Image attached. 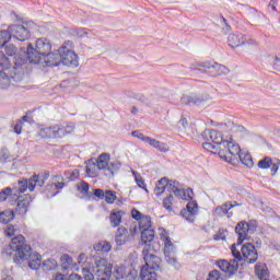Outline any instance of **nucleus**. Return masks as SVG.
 I'll use <instances>...</instances> for the list:
<instances>
[{"mask_svg": "<svg viewBox=\"0 0 280 280\" xmlns=\"http://www.w3.org/2000/svg\"><path fill=\"white\" fill-rule=\"evenodd\" d=\"M231 253L238 264L242 261V259H245L247 264H255L259 257L257 249H255V245L252 243H246L243 245L241 252L237 249L236 245L233 244L231 245Z\"/></svg>", "mask_w": 280, "mask_h": 280, "instance_id": "obj_6", "label": "nucleus"}, {"mask_svg": "<svg viewBox=\"0 0 280 280\" xmlns=\"http://www.w3.org/2000/svg\"><path fill=\"white\" fill-rule=\"evenodd\" d=\"M209 101L207 95H184L180 98V104L184 106H205Z\"/></svg>", "mask_w": 280, "mask_h": 280, "instance_id": "obj_17", "label": "nucleus"}, {"mask_svg": "<svg viewBox=\"0 0 280 280\" xmlns=\"http://www.w3.org/2000/svg\"><path fill=\"white\" fill-rule=\"evenodd\" d=\"M272 166H271V172H272V176H275V174L277 173V172H279V165L278 164H271Z\"/></svg>", "mask_w": 280, "mask_h": 280, "instance_id": "obj_61", "label": "nucleus"}, {"mask_svg": "<svg viewBox=\"0 0 280 280\" xmlns=\"http://www.w3.org/2000/svg\"><path fill=\"white\" fill-rule=\"evenodd\" d=\"M10 159V151L8 149H1L0 150V161L2 163H5V161Z\"/></svg>", "mask_w": 280, "mask_h": 280, "instance_id": "obj_47", "label": "nucleus"}, {"mask_svg": "<svg viewBox=\"0 0 280 280\" xmlns=\"http://www.w3.org/2000/svg\"><path fill=\"white\" fill-rule=\"evenodd\" d=\"M93 272L97 280H113V265L102 256L95 258Z\"/></svg>", "mask_w": 280, "mask_h": 280, "instance_id": "obj_8", "label": "nucleus"}, {"mask_svg": "<svg viewBox=\"0 0 280 280\" xmlns=\"http://www.w3.org/2000/svg\"><path fill=\"white\" fill-rule=\"evenodd\" d=\"M34 28L32 22H22V24H12L9 26L11 38H16L22 43L30 38L31 32Z\"/></svg>", "mask_w": 280, "mask_h": 280, "instance_id": "obj_9", "label": "nucleus"}, {"mask_svg": "<svg viewBox=\"0 0 280 280\" xmlns=\"http://www.w3.org/2000/svg\"><path fill=\"white\" fill-rule=\"evenodd\" d=\"M11 220H14V211L4 210L0 212V222H2V224H8Z\"/></svg>", "mask_w": 280, "mask_h": 280, "instance_id": "obj_34", "label": "nucleus"}, {"mask_svg": "<svg viewBox=\"0 0 280 280\" xmlns=\"http://www.w3.org/2000/svg\"><path fill=\"white\" fill-rule=\"evenodd\" d=\"M83 275L85 280H93L95 279V275H93L89 269H83Z\"/></svg>", "mask_w": 280, "mask_h": 280, "instance_id": "obj_53", "label": "nucleus"}, {"mask_svg": "<svg viewBox=\"0 0 280 280\" xmlns=\"http://www.w3.org/2000/svg\"><path fill=\"white\" fill-rule=\"evenodd\" d=\"M10 249L15 253V264H21L31 258L28 266L32 270H38L40 268V255L32 256V246L25 244V236L18 235L12 238L10 243Z\"/></svg>", "mask_w": 280, "mask_h": 280, "instance_id": "obj_2", "label": "nucleus"}, {"mask_svg": "<svg viewBox=\"0 0 280 280\" xmlns=\"http://www.w3.org/2000/svg\"><path fill=\"white\" fill-rule=\"evenodd\" d=\"M33 200L34 198H32L30 195H25V198L19 199L15 212L20 215H25V213H27V208Z\"/></svg>", "mask_w": 280, "mask_h": 280, "instance_id": "obj_23", "label": "nucleus"}, {"mask_svg": "<svg viewBox=\"0 0 280 280\" xmlns=\"http://www.w3.org/2000/svg\"><path fill=\"white\" fill-rule=\"evenodd\" d=\"M4 51H5L7 56H13V57H15L16 54H19V50L16 49V46H14V44L5 45Z\"/></svg>", "mask_w": 280, "mask_h": 280, "instance_id": "obj_43", "label": "nucleus"}, {"mask_svg": "<svg viewBox=\"0 0 280 280\" xmlns=\"http://www.w3.org/2000/svg\"><path fill=\"white\" fill-rule=\"evenodd\" d=\"M66 176H70L69 178L71 180H75V178H78V176H80V171L79 170L68 171V172H66Z\"/></svg>", "mask_w": 280, "mask_h": 280, "instance_id": "obj_52", "label": "nucleus"}, {"mask_svg": "<svg viewBox=\"0 0 280 280\" xmlns=\"http://www.w3.org/2000/svg\"><path fill=\"white\" fill-rule=\"evenodd\" d=\"M273 69H275L276 71H280V59H279V57H276V58H275Z\"/></svg>", "mask_w": 280, "mask_h": 280, "instance_id": "obj_58", "label": "nucleus"}, {"mask_svg": "<svg viewBox=\"0 0 280 280\" xmlns=\"http://www.w3.org/2000/svg\"><path fill=\"white\" fill-rule=\"evenodd\" d=\"M228 43L233 49H235V47H241V45H246L244 35L235 33H232L228 36Z\"/></svg>", "mask_w": 280, "mask_h": 280, "instance_id": "obj_24", "label": "nucleus"}, {"mask_svg": "<svg viewBox=\"0 0 280 280\" xmlns=\"http://www.w3.org/2000/svg\"><path fill=\"white\" fill-rule=\"evenodd\" d=\"M97 170H100L97 168V164L92 162L85 167V173L90 178H95L97 176Z\"/></svg>", "mask_w": 280, "mask_h": 280, "instance_id": "obj_38", "label": "nucleus"}, {"mask_svg": "<svg viewBox=\"0 0 280 280\" xmlns=\"http://www.w3.org/2000/svg\"><path fill=\"white\" fill-rule=\"evenodd\" d=\"M149 145L159 150V152H170V145L167 143L161 142L154 138L147 139Z\"/></svg>", "mask_w": 280, "mask_h": 280, "instance_id": "obj_27", "label": "nucleus"}, {"mask_svg": "<svg viewBox=\"0 0 280 280\" xmlns=\"http://www.w3.org/2000/svg\"><path fill=\"white\" fill-rule=\"evenodd\" d=\"M104 198H105V202H107V205H113V202H115L117 200V194L113 190H106Z\"/></svg>", "mask_w": 280, "mask_h": 280, "instance_id": "obj_39", "label": "nucleus"}, {"mask_svg": "<svg viewBox=\"0 0 280 280\" xmlns=\"http://www.w3.org/2000/svg\"><path fill=\"white\" fill-rule=\"evenodd\" d=\"M79 264H85L86 262V254H80L78 257Z\"/></svg>", "mask_w": 280, "mask_h": 280, "instance_id": "obj_59", "label": "nucleus"}, {"mask_svg": "<svg viewBox=\"0 0 280 280\" xmlns=\"http://www.w3.org/2000/svg\"><path fill=\"white\" fill-rule=\"evenodd\" d=\"M58 126L42 127L38 135L42 139H59Z\"/></svg>", "mask_w": 280, "mask_h": 280, "instance_id": "obj_22", "label": "nucleus"}, {"mask_svg": "<svg viewBox=\"0 0 280 280\" xmlns=\"http://www.w3.org/2000/svg\"><path fill=\"white\" fill-rule=\"evenodd\" d=\"M47 178H49V173L45 174V175H33L28 182H27V187L30 189V191H34V189H36L37 187H43V185H45V180H47Z\"/></svg>", "mask_w": 280, "mask_h": 280, "instance_id": "obj_19", "label": "nucleus"}, {"mask_svg": "<svg viewBox=\"0 0 280 280\" xmlns=\"http://www.w3.org/2000/svg\"><path fill=\"white\" fill-rule=\"evenodd\" d=\"M230 210L231 208H229V202H225L224 205L217 207L214 213L219 215V218H224Z\"/></svg>", "mask_w": 280, "mask_h": 280, "instance_id": "obj_35", "label": "nucleus"}, {"mask_svg": "<svg viewBox=\"0 0 280 280\" xmlns=\"http://www.w3.org/2000/svg\"><path fill=\"white\" fill-rule=\"evenodd\" d=\"M178 126L179 128H187V126H189V122H187V118H182L179 121H178Z\"/></svg>", "mask_w": 280, "mask_h": 280, "instance_id": "obj_57", "label": "nucleus"}, {"mask_svg": "<svg viewBox=\"0 0 280 280\" xmlns=\"http://www.w3.org/2000/svg\"><path fill=\"white\" fill-rule=\"evenodd\" d=\"M257 231V221H241L236 224L235 233L238 234L237 246H241L248 235H253Z\"/></svg>", "mask_w": 280, "mask_h": 280, "instance_id": "obj_10", "label": "nucleus"}, {"mask_svg": "<svg viewBox=\"0 0 280 280\" xmlns=\"http://www.w3.org/2000/svg\"><path fill=\"white\" fill-rule=\"evenodd\" d=\"M58 268V262L54 259H47L43 262V270L49 272V270H56Z\"/></svg>", "mask_w": 280, "mask_h": 280, "instance_id": "obj_37", "label": "nucleus"}, {"mask_svg": "<svg viewBox=\"0 0 280 280\" xmlns=\"http://www.w3.org/2000/svg\"><path fill=\"white\" fill-rule=\"evenodd\" d=\"M180 185V183H178L177 180H168L167 179V186L166 189L170 194H174L177 198V196H180V188L178 187Z\"/></svg>", "mask_w": 280, "mask_h": 280, "instance_id": "obj_31", "label": "nucleus"}, {"mask_svg": "<svg viewBox=\"0 0 280 280\" xmlns=\"http://www.w3.org/2000/svg\"><path fill=\"white\" fill-rule=\"evenodd\" d=\"M28 61L31 65L43 62V56H47L51 51V44L46 38H39L36 42L35 48L28 44Z\"/></svg>", "mask_w": 280, "mask_h": 280, "instance_id": "obj_5", "label": "nucleus"}, {"mask_svg": "<svg viewBox=\"0 0 280 280\" xmlns=\"http://www.w3.org/2000/svg\"><path fill=\"white\" fill-rule=\"evenodd\" d=\"M165 189H167V178H161L154 188V194L155 196H162L163 194H165Z\"/></svg>", "mask_w": 280, "mask_h": 280, "instance_id": "obj_30", "label": "nucleus"}, {"mask_svg": "<svg viewBox=\"0 0 280 280\" xmlns=\"http://www.w3.org/2000/svg\"><path fill=\"white\" fill-rule=\"evenodd\" d=\"M56 189H62L65 187V183L59 182L55 185Z\"/></svg>", "mask_w": 280, "mask_h": 280, "instance_id": "obj_62", "label": "nucleus"}, {"mask_svg": "<svg viewBox=\"0 0 280 280\" xmlns=\"http://www.w3.org/2000/svg\"><path fill=\"white\" fill-rule=\"evenodd\" d=\"M108 161H110V154L102 153L95 163L97 170H106L108 167Z\"/></svg>", "mask_w": 280, "mask_h": 280, "instance_id": "obj_28", "label": "nucleus"}, {"mask_svg": "<svg viewBox=\"0 0 280 280\" xmlns=\"http://www.w3.org/2000/svg\"><path fill=\"white\" fill-rule=\"evenodd\" d=\"M174 203V195H168L163 199V207L166 209V211H172V205Z\"/></svg>", "mask_w": 280, "mask_h": 280, "instance_id": "obj_40", "label": "nucleus"}, {"mask_svg": "<svg viewBox=\"0 0 280 280\" xmlns=\"http://www.w3.org/2000/svg\"><path fill=\"white\" fill-rule=\"evenodd\" d=\"M62 264H73V258H71L69 255L65 254L61 256Z\"/></svg>", "mask_w": 280, "mask_h": 280, "instance_id": "obj_55", "label": "nucleus"}, {"mask_svg": "<svg viewBox=\"0 0 280 280\" xmlns=\"http://www.w3.org/2000/svg\"><path fill=\"white\" fill-rule=\"evenodd\" d=\"M131 215H132V218H133V220H141V212H139L137 209H133L132 211H131Z\"/></svg>", "mask_w": 280, "mask_h": 280, "instance_id": "obj_56", "label": "nucleus"}, {"mask_svg": "<svg viewBox=\"0 0 280 280\" xmlns=\"http://www.w3.org/2000/svg\"><path fill=\"white\" fill-rule=\"evenodd\" d=\"M135 233H137V225H133L129 230L124 226L118 228L115 236L117 246H124L127 242H130V237H132Z\"/></svg>", "mask_w": 280, "mask_h": 280, "instance_id": "obj_16", "label": "nucleus"}, {"mask_svg": "<svg viewBox=\"0 0 280 280\" xmlns=\"http://www.w3.org/2000/svg\"><path fill=\"white\" fill-rule=\"evenodd\" d=\"M37 65H42L43 67H58L60 65V50L42 56V61Z\"/></svg>", "mask_w": 280, "mask_h": 280, "instance_id": "obj_18", "label": "nucleus"}, {"mask_svg": "<svg viewBox=\"0 0 280 280\" xmlns=\"http://www.w3.org/2000/svg\"><path fill=\"white\" fill-rule=\"evenodd\" d=\"M121 218H124V212L122 211L113 210L110 215H109L110 225L114 229H117V226H119V224H121Z\"/></svg>", "mask_w": 280, "mask_h": 280, "instance_id": "obj_26", "label": "nucleus"}, {"mask_svg": "<svg viewBox=\"0 0 280 280\" xmlns=\"http://www.w3.org/2000/svg\"><path fill=\"white\" fill-rule=\"evenodd\" d=\"M60 63L66 67H78V55L73 50H69L66 46L59 49Z\"/></svg>", "mask_w": 280, "mask_h": 280, "instance_id": "obj_15", "label": "nucleus"}, {"mask_svg": "<svg viewBox=\"0 0 280 280\" xmlns=\"http://www.w3.org/2000/svg\"><path fill=\"white\" fill-rule=\"evenodd\" d=\"M152 228V220L150 217H142L139 221V229L142 230L141 242L142 244H149L154 242V230Z\"/></svg>", "mask_w": 280, "mask_h": 280, "instance_id": "obj_12", "label": "nucleus"}, {"mask_svg": "<svg viewBox=\"0 0 280 280\" xmlns=\"http://www.w3.org/2000/svg\"><path fill=\"white\" fill-rule=\"evenodd\" d=\"M10 196H12V188L11 187L4 188L2 191H0V202H5V200H8Z\"/></svg>", "mask_w": 280, "mask_h": 280, "instance_id": "obj_44", "label": "nucleus"}, {"mask_svg": "<svg viewBox=\"0 0 280 280\" xmlns=\"http://www.w3.org/2000/svg\"><path fill=\"white\" fill-rule=\"evenodd\" d=\"M12 39V34L10 33V28L7 31H0V48L5 47L8 43Z\"/></svg>", "mask_w": 280, "mask_h": 280, "instance_id": "obj_33", "label": "nucleus"}, {"mask_svg": "<svg viewBox=\"0 0 280 280\" xmlns=\"http://www.w3.org/2000/svg\"><path fill=\"white\" fill-rule=\"evenodd\" d=\"M14 132H16V135H21V127H20V125H15Z\"/></svg>", "mask_w": 280, "mask_h": 280, "instance_id": "obj_63", "label": "nucleus"}, {"mask_svg": "<svg viewBox=\"0 0 280 280\" xmlns=\"http://www.w3.org/2000/svg\"><path fill=\"white\" fill-rule=\"evenodd\" d=\"M197 67L201 68V69H197V71H201V73H211V75H213L214 78L218 75H226V73H229V68L218 62H211V61L199 62L197 63ZM190 69H195V68H190Z\"/></svg>", "mask_w": 280, "mask_h": 280, "instance_id": "obj_11", "label": "nucleus"}, {"mask_svg": "<svg viewBox=\"0 0 280 280\" xmlns=\"http://www.w3.org/2000/svg\"><path fill=\"white\" fill-rule=\"evenodd\" d=\"M55 280H65V276L62 273H58L56 277H55Z\"/></svg>", "mask_w": 280, "mask_h": 280, "instance_id": "obj_64", "label": "nucleus"}, {"mask_svg": "<svg viewBox=\"0 0 280 280\" xmlns=\"http://www.w3.org/2000/svg\"><path fill=\"white\" fill-rule=\"evenodd\" d=\"M207 280H222V276H220V271L218 270H212Z\"/></svg>", "mask_w": 280, "mask_h": 280, "instance_id": "obj_48", "label": "nucleus"}, {"mask_svg": "<svg viewBox=\"0 0 280 280\" xmlns=\"http://www.w3.org/2000/svg\"><path fill=\"white\" fill-rule=\"evenodd\" d=\"M0 89H9L14 82H21L23 80V73L21 71L13 72L10 68V58L5 57L3 51H0Z\"/></svg>", "mask_w": 280, "mask_h": 280, "instance_id": "obj_4", "label": "nucleus"}, {"mask_svg": "<svg viewBox=\"0 0 280 280\" xmlns=\"http://www.w3.org/2000/svg\"><path fill=\"white\" fill-rule=\"evenodd\" d=\"M78 189L81 191V194H89V183L82 182L80 185H78Z\"/></svg>", "mask_w": 280, "mask_h": 280, "instance_id": "obj_51", "label": "nucleus"}, {"mask_svg": "<svg viewBox=\"0 0 280 280\" xmlns=\"http://www.w3.org/2000/svg\"><path fill=\"white\" fill-rule=\"evenodd\" d=\"M162 240H164V256L167 264L174 266L178 270L180 264L176 260V256L174 255V244H172L170 236H162Z\"/></svg>", "mask_w": 280, "mask_h": 280, "instance_id": "obj_13", "label": "nucleus"}, {"mask_svg": "<svg viewBox=\"0 0 280 280\" xmlns=\"http://www.w3.org/2000/svg\"><path fill=\"white\" fill-rule=\"evenodd\" d=\"M132 137H136V139H140L141 141H144L145 143H148V139H151L150 137H145L143 136V133L139 132V131H132Z\"/></svg>", "mask_w": 280, "mask_h": 280, "instance_id": "obj_50", "label": "nucleus"}, {"mask_svg": "<svg viewBox=\"0 0 280 280\" xmlns=\"http://www.w3.org/2000/svg\"><path fill=\"white\" fill-rule=\"evenodd\" d=\"M217 265L218 268L222 270V272H228L229 275H233V272H236L237 268L240 267V264L235 258L233 261L230 262L228 260H219Z\"/></svg>", "mask_w": 280, "mask_h": 280, "instance_id": "obj_20", "label": "nucleus"}, {"mask_svg": "<svg viewBox=\"0 0 280 280\" xmlns=\"http://www.w3.org/2000/svg\"><path fill=\"white\" fill-rule=\"evenodd\" d=\"M13 67H10L11 71L18 73L23 69L24 65L30 62V48L21 49L18 54L12 58Z\"/></svg>", "mask_w": 280, "mask_h": 280, "instance_id": "obj_14", "label": "nucleus"}, {"mask_svg": "<svg viewBox=\"0 0 280 280\" xmlns=\"http://www.w3.org/2000/svg\"><path fill=\"white\" fill-rule=\"evenodd\" d=\"M113 247L110 246V243L106 242V241H101L96 244H94V252L96 255H102V257H104V255H106L107 253H110V249Z\"/></svg>", "mask_w": 280, "mask_h": 280, "instance_id": "obj_25", "label": "nucleus"}, {"mask_svg": "<svg viewBox=\"0 0 280 280\" xmlns=\"http://www.w3.org/2000/svg\"><path fill=\"white\" fill-rule=\"evenodd\" d=\"M271 166H272V159L270 158H265L258 162V167L260 170H268V167H271Z\"/></svg>", "mask_w": 280, "mask_h": 280, "instance_id": "obj_42", "label": "nucleus"}, {"mask_svg": "<svg viewBox=\"0 0 280 280\" xmlns=\"http://www.w3.org/2000/svg\"><path fill=\"white\" fill-rule=\"evenodd\" d=\"M68 280H82V277L78 273H72L69 276Z\"/></svg>", "mask_w": 280, "mask_h": 280, "instance_id": "obj_60", "label": "nucleus"}, {"mask_svg": "<svg viewBox=\"0 0 280 280\" xmlns=\"http://www.w3.org/2000/svg\"><path fill=\"white\" fill-rule=\"evenodd\" d=\"M113 280H132V276L130 271L126 270L125 266H116L114 267V271L112 272Z\"/></svg>", "mask_w": 280, "mask_h": 280, "instance_id": "obj_21", "label": "nucleus"}, {"mask_svg": "<svg viewBox=\"0 0 280 280\" xmlns=\"http://www.w3.org/2000/svg\"><path fill=\"white\" fill-rule=\"evenodd\" d=\"M205 142L202 148L213 154H219L228 163H233L240 159L246 167H253V158L248 153H242V149L233 141L224 140L222 132L215 129H207L202 133Z\"/></svg>", "mask_w": 280, "mask_h": 280, "instance_id": "obj_1", "label": "nucleus"}, {"mask_svg": "<svg viewBox=\"0 0 280 280\" xmlns=\"http://www.w3.org/2000/svg\"><path fill=\"white\" fill-rule=\"evenodd\" d=\"M74 130H75V125L73 124H68V125L58 127L59 139H62V137H67V135H72Z\"/></svg>", "mask_w": 280, "mask_h": 280, "instance_id": "obj_29", "label": "nucleus"}, {"mask_svg": "<svg viewBox=\"0 0 280 280\" xmlns=\"http://www.w3.org/2000/svg\"><path fill=\"white\" fill-rule=\"evenodd\" d=\"M27 179H22L18 182V188H14V191H18L19 194H25L27 191Z\"/></svg>", "mask_w": 280, "mask_h": 280, "instance_id": "obj_41", "label": "nucleus"}, {"mask_svg": "<svg viewBox=\"0 0 280 280\" xmlns=\"http://www.w3.org/2000/svg\"><path fill=\"white\" fill-rule=\"evenodd\" d=\"M94 196L96 198H100V200H104L105 192L103 189L97 188V189H94Z\"/></svg>", "mask_w": 280, "mask_h": 280, "instance_id": "obj_54", "label": "nucleus"}, {"mask_svg": "<svg viewBox=\"0 0 280 280\" xmlns=\"http://www.w3.org/2000/svg\"><path fill=\"white\" fill-rule=\"evenodd\" d=\"M18 232H19V230L16 228H14V225H8L4 229V235L7 237H14V235H16Z\"/></svg>", "mask_w": 280, "mask_h": 280, "instance_id": "obj_45", "label": "nucleus"}, {"mask_svg": "<svg viewBox=\"0 0 280 280\" xmlns=\"http://www.w3.org/2000/svg\"><path fill=\"white\" fill-rule=\"evenodd\" d=\"M135 178H136V183L138 185V187H141V189H145V182L143 180V177H141V175L137 174V172H132Z\"/></svg>", "mask_w": 280, "mask_h": 280, "instance_id": "obj_46", "label": "nucleus"}, {"mask_svg": "<svg viewBox=\"0 0 280 280\" xmlns=\"http://www.w3.org/2000/svg\"><path fill=\"white\" fill-rule=\"evenodd\" d=\"M194 190L191 188H188L186 190H180V195L177 196V198H180L182 200H190L186 209L182 210V215L187 220V222H195L196 215H198V202L194 201Z\"/></svg>", "mask_w": 280, "mask_h": 280, "instance_id": "obj_7", "label": "nucleus"}, {"mask_svg": "<svg viewBox=\"0 0 280 280\" xmlns=\"http://www.w3.org/2000/svg\"><path fill=\"white\" fill-rule=\"evenodd\" d=\"M214 240L217 242H220V240H222L224 242L226 240V231L225 230H219V232L214 235Z\"/></svg>", "mask_w": 280, "mask_h": 280, "instance_id": "obj_49", "label": "nucleus"}, {"mask_svg": "<svg viewBox=\"0 0 280 280\" xmlns=\"http://www.w3.org/2000/svg\"><path fill=\"white\" fill-rule=\"evenodd\" d=\"M121 168V163L119 161H114L107 164V170L112 176H115L117 172Z\"/></svg>", "mask_w": 280, "mask_h": 280, "instance_id": "obj_36", "label": "nucleus"}, {"mask_svg": "<svg viewBox=\"0 0 280 280\" xmlns=\"http://www.w3.org/2000/svg\"><path fill=\"white\" fill-rule=\"evenodd\" d=\"M156 249L154 248L153 243L144 244L142 249L143 259L145 266H142L140 271L141 280H156V272L153 270H159L161 268V257L156 256Z\"/></svg>", "mask_w": 280, "mask_h": 280, "instance_id": "obj_3", "label": "nucleus"}, {"mask_svg": "<svg viewBox=\"0 0 280 280\" xmlns=\"http://www.w3.org/2000/svg\"><path fill=\"white\" fill-rule=\"evenodd\" d=\"M255 272L256 276L258 277V279L260 280H268V268L266 267V265L262 264H257L255 267Z\"/></svg>", "mask_w": 280, "mask_h": 280, "instance_id": "obj_32", "label": "nucleus"}]
</instances>
